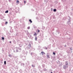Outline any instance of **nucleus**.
<instances>
[{"mask_svg": "<svg viewBox=\"0 0 73 73\" xmlns=\"http://www.w3.org/2000/svg\"><path fill=\"white\" fill-rule=\"evenodd\" d=\"M66 67L67 68H68V66H66V65H65L63 66V68L65 69H66Z\"/></svg>", "mask_w": 73, "mask_h": 73, "instance_id": "nucleus-1", "label": "nucleus"}, {"mask_svg": "<svg viewBox=\"0 0 73 73\" xmlns=\"http://www.w3.org/2000/svg\"><path fill=\"white\" fill-rule=\"evenodd\" d=\"M66 65L68 66V62L67 61L66 62Z\"/></svg>", "mask_w": 73, "mask_h": 73, "instance_id": "nucleus-2", "label": "nucleus"}, {"mask_svg": "<svg viewBox=\"0 0 73 73\" xmlns=\"http://www.w3.org/2000/svg\"><path fill=\"white\" fill-rule=\"evenodd\" d=\"M41 53L42 54V55H44V54H45L44 53V52H42Z\"/></svg>", "mask_w": 73, "mask_h": 73, "instance_id": "nucleus-3", "label": "nucleus"}, {"mask_svg": "<svg viewBox=\"0 0 73 73\" xmlns=\"http://www.w3.org/2000/svg\"><path fill=\"white\" fill-rule=\"evenodd\" d=\"M34 33H35L34 34V36H37V34L35 32H34Z\"/></svg>", "mask_w": 73, "mask_h": 73, "instance_id": "nucleus-4", "label": "nucleus"}, {"mask_svg": "<svg viewBox=\"0 0 73 73\" xmlns=\"http://www.w3.org/2000/svg\"><path fill=\"white\" fill-rule=\"evenodd\" d=\"M47 58H50V56H49V55H47Z\"/></svg>", "mask_w": 73, "mask_h": 73, "instance_id": "nucleus-5", "label": "nucleus"}, {"mask_svg": "<svg viewBox=\"0 0 73 73\" xmlns=\"http://www.w3.org/2000/svg\"><path fill=\"white\" fill-rule=\"evenodd\" d=\"M56 9H54L53 11H54V12H56Z\"/></svg>", "mask_w": 73, "mask_h": 73, "instance_id": "nucleus-6", "label": "nucleus"}, {"mask_svg": "<svg viewBox=\"0 0 73 73\" xmlns=\"http://www.w3.org/2000/svg\"><path fill=\"white\" fill-rule=\"evenodd\" d=\"M4 64L5 65H6V64H7V63H6V61H4Z\"/></svg>", "mask_w": 73, "mask_h": 73, "instance_id": "nucleus-7", "label": "nucleus"}, {"mask_svg": "<svg viewBox=\"0 0 73 73\" xmlns=\"http://www.w3.org/2000/svg\"><path fill=\"white\" fill-rule=\"evenodd\" d=\"M29 21L30 22V23H32V21H31V20L30 19L29 20Z\"/></svg>", "mask_w": 73, "mask_h": 73, "instance_id": "nucleus-8", "label": "nucleus"}, {"mask_svg": "<svg viewBox=\"0 0 73 73\" xmlns=\"http://www.w3.org/2000/svg\"><path fill=\"white\" fill-rule=\"evenodd\" d=\"M5 13H8V11L7 10L5 12Z\"/></svg>", "mask_w": 73, "mask_h": 73, "instance_id": "nucleus-9", "label": "nucleus"}, {"mask_svg": "<svg viewBox=\"0 0 73 73\" xmlns=\"http://www.w3.org/2000/svg\"><path fill=\"white\" fill-rule=\"evenodd\" d=\"M37 38L36 37H35V40H36V41H37Z\"/></svg>", "mask_w": 73, "mask_h": 73, "instance_id": "nucleus-10", "label": "nucleus"}, {"mask_svg": "<svg viewBox=\"0 0 73 73\" xmlns=\"http://www.w3.org/2000/svg\"><path fill=\"white\" fill-rule=\"evenodd\" d=\"M32 67H35V66H34V65H32Z\"/></svg>", "mask_w": 73, "mask_h": 73, "instance_id": "nucleus-11", "label": "nucleus"}, {"mask_svg": "<svg viewBox=\"0 0 73 73\" xmlns=\"http://www.w3.org/2000/svg\"><path fill=\"white\" fill-rule=\"evenodd\" d=\"M17 3H19V0H17Z\"/></svg>", "mask_w": 73, "mask_h": 73, "instance_id": "nucleus-12", "label": "nucleus"}, {"mask_svg": "<svg viewBox=\"0 0 73 73\" xmlns=\"http://www.w3.org/2000/svg\"><path fill=\"white\" fill-rule=\"evenodd\" d=\"M2 40H4V38L3 37H2Z\"/></svg>", "mask_w": 73, "mask_h": 73, "instance_id": "nucleus-13", "label": "nucleus"}, {"mask_svg": "<svg viewBox=\"0 0 73 73\" xmlns=\"http://www.w3.org/2000/svg\"><path fill=\"white\" fill-rule=\"evenodd\" d=\"M53 54H54V55H55L56 54L55 52H53Z\"/></svg>", "mask_w": 73, "mask_h": 73, "instance_id": "nucleus-14", "label": "nucleus"}, {"mask_svg": "<svg viewBox=\"0 0 73 73\" xmlns=\"http://www.w3.org/2000/svg\"><path fill=\"white\" fill-rule=\"evenodd\" d=\"M37 31H38V33L40 32V30H38Z\"/></svg>", "mask_w": 73, "mask_h": 73, "instance_id": "nucleus-15", "label": "nucleus"}, {"mask_svg": "<svg viewBox=\"0 0 73 73\" xmlns=\"http://www.w3.org/2000/svg\"><path fill=\"white\" fill-rule=\"evenodd\" d=\"M30 29V27H28V29Z\"/></svg>", "mask_w": 73, "mask_h": 73, "instance_id": "nucleus-16", "label": "nucleus"}, {"mask_svg": "<svg viewBox=\"0 0 73 73\" xmlns=\"http://www.w3.org/2000/svg\"><path fill=\"white\" fill-rule=\"evenodd\" d=\"M7 23H8V22H6V23H5L6 24H7Z\"/></svg>", "mask_w": 73, "mask_h": 73, "instance_id": "nucleus-17", "label": "nucleus"}, {"mask_svg": "<svg viewBox=\"0 0 73 73\" xmlns=\"http://www.w3.org/2000/svg\"><path fill=\"white\" fill-rule=\"evenodd\" d=\"M24 3L25 4V1H24Z\"/></svg>", "mask_w": 73, "mask_h": 73, "instance_id": "nucleus-18", "label": "nucleus"}, {"mask_svg": "<svg viewBox=\"0 0 73 73\" xmlns=\"http://www.w3.org/2000/svg\"><path fill=\"white\" fill-rule=\"evenodd\" d=\"M10 42V43H11V42L10 41V42Z\"/></svg>", "mask_w": 73, "mask_h": 73, "instance_id": "nucleus-19", "label": "nucleus"}, {"mask_svg": "<svg viewBox=\"0 0 73 73\" xmlns=\"http://www.w3.org/2000/svg\"><path fill=\"white\" fill-rule=\"evenodd\" d=\"M51 73H53L52 72H51Z\"/></svg>", "mask_w": 73, "mask_h": 73, "instance_id": "nucleus-20", "label": "nucleus"}]
</instances>
